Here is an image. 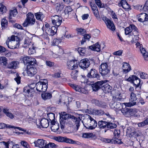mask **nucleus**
I'll list each match as a JSON object with an SVG mask.
<instances>
[{"mask_svg": "<svg viewBox=\"0 0 148 148\" xmlns=\"http://www.w3.org/2000/svg\"><path fill=\"white\" fill-rule=\"evenodd\" d=\"M47 116L49 118L50 121H55L54 119H55V116L54 114L52 113H50L47 114Z\"/></svg>", "mask_w": 148, "mask_h": 148, "instance_id": "obj_52", "label": "nucleus"}, {"mask_svg": "<svg viewBox=\"0 0 148 148\" xmlns=\"http://www.w3.org/2000/svg\"><path fill=\"white\" fill-rule=\"evenodd\" d=\"M97 121L89 116L88 119H87V123L84 124V126L86 128L90 130L95 129L97 126Z\"/></svg>", "mask_w": 148, "mask_h": 148, "instance_id": "obj_4", "label": "nucleus"}, {"mask_svg": "<svg viewBox=\"0 0 148 148\" xmlns=\"http://www.w3.org/2000/svg\"><path fill=\"white\" fill-rule=\"evenodd\" d=\"M81 119L79 117H76L73 115H70V118L67 124V125L75 131H77L80 126Z\"/></svg>", "mask_w": 148, "mask_h": 148, "instance_id": "obj_1", "label": "nucleus"}, {"mask_svg": "<svg viewBox=\"0 0 148 148\" xmlns=\"http://www.w3.org/2000/svg\"><path fill=\"white\" fill-rule=\"evenodd\" d=\"M137 30H136L133 31V32L132 33V35L131 36H133L134 38H136V40H138L139 38V37H138L139 34Z\"/></svg>", "mask_w": 148, "mask_h": 148, "instance_id": "obj_53", "label": "nucleus"}, {"mask_svg": "<svg viewBox=\"0 0 148 148\" xmlns=\"http://www.w3.org/2000/svg\"><path fill=\"white\" fill-rule=\"evenodd\" d=\"M8 59L5 57H0V64L6 66L7 64Z\"/></svg>", "mask_w": 148, "mask_h": 148, "instance_id": "obj_42", "label": "nucleus"}, {"mask_svg": "<svg viewBox=\"0 0 148 148\" xmlns=\"http://www.w3.org/2000/svg\"><path fill=\"white\" fill-rule=\"evenodd\" d=\"M78 71L77 70H74L72 71L71 73V77L74 80L77 79Z\"/></svg>", "mask_w": 148, "mask_h": 148, "instance_id": "obj_49", "label": "nucleus"}, {"mask_svg": "<svg viewBox=\"0 0 148 148\" xmlns=\"http://www.w3.org/2000/svg\"><path fill=\"white\" fill-rule=\"evenodd\" d=\"M87 76L89 78H95L97 79H99L100 77V75L97 71L93 69H90V71L87 74Z\"/></svg>", "mask_w": 148, "mask_h": 148, "instance_id": "obj_18", "label": "nucleus"}, {"mask_svg": "<svg viewBox=\"0 0 148 148\" xmlns=\"http://www.w3.org/2000/svg\"><path fill=\"white\" fill-rule=\"evenodd\" d=\"M140 50L141 53L143 54L144 56V59L145 60H148V54L146 51L145 50L144 48H140Z\"/></svg>", "mask_w": 148, "mask_h": 148, "instance_id": "obj_43", "label": "nucleus"}, {"mask_svg": "<svg viewBox=\"0 0 148 148\" xmlns=\"http://www.w3.org/2000/svg\"><path fill=\"white\" fill-rule=\"evenodd\" d=\"M57 30V27L53 26L50 28H47L46 30V32L49 35L53 36L56 33Z\"/></svg>", "mask_w": 148, "mask_h": 148, "instance_id": "obj_24", "label": "nucleus"}, {"mask_svg": "<svg viewBox=\"0 0 148 148\" xmlns=\"http://www.w3.org/2000/svg\"><path fill=\"white\" fill-rule=\"evenodd\" d=\"M76 49L78 53L81 56H84L85 54L86 49L85 47H79Z\"/></svg>", "mask_w": 148, "mask_h": 148, "instance_id": "obj_38", "label": "nucleus"}, {"mask_svg": "<svg viewBox=\"0 0 148 148\" xmlns=\"http://www.w3.org/2000/svg\"><path fill=\"white\" fill-rule=\"evenodd\" d=\"M116 125L114 123L108 122L107 127L110 129H113L116 128Z\"/></svg>", "mask_w": 148, "mask_h": 148, "instance_id": "obj_51", "label": "nucleus"}, {"mask_svg": "<svg viewBox=\"0 0 148 148\" xmlns=\"http://www.w3.org/2000/svg\"><path fill=\"white\" fill-rule=\"evenodd\" d=\"M34 15L37 19L42 21L43 18L45 17V16L43 13L38 12L35 13Z\"/></svg>", "mask_w": 148, "mask_h": 148, "instance_id": "obj_35", "label": "nucleus"}, {"mask_svg": "<svg viewBox=\"0 0 148 148\" xmlns=\"http://www.w3.org/2000/svg\"><path fill=\"white\" fill-rule=\"evenodd\" d=\"M130 116H134L135 117L137 116V115L136 114L137 112L135 110L130 109Z\"/></svg>", "mask_w": 148, "mask_h": 148, "instance_id": "obj_55", "label": "nucleus"}, {"mask_svg": "<svg viewBox=\"0 0 148 148\" xmlns=\"http://www.w3.org/2000/svg\"><path fill=\"white\" fill-rule=\"evenodd\" d=\"M72 10V9L70 6H67L65 8L64 12L66 14H69V13L71 12Z\"/></svg>", "mask_w": 148, "mask_h": 148, "instance_id": "obj_59", "label": "nucleus"}, {"mask_svg": "<svg viewBox=\"0 0 148 148\" xmlns=\"http://www.w3.org/2000/svg\"><path fill=\"white\" fill-rule=\"evenodd\" d=\"M3 112L6 116L11 119H13L14 116V115L12 113L10 112L9 109L8 108H4L3 109Z\"/></svg>", "mask_w": 148, "mask_h": 148, "instance_id": "obj_31", "label": "nucleus"}, {"mask_svg": "<svg viewBox=\"0 0 148 148\" xmlns=\"http://www.w3.org/2000/svg\"><path fill=\"white\" fill-rule=\"evenodd\" d=\"M120 134V131L119 130H117L115 129L114 132V139H112V143L114 144H121L122 142L121 141L120 139L118 138L119 137Z\"/></svg>", "mask_w": 148, "mask_h": 148, "instance_id": "obj_12", "label": "nucleus"}, {"mask_svg": "<svg viewBox=\"0 0 148 148\" xmlns=\"http://www.w3.org/2000/svg\"><path fill=\"white\" fill-rule=\"evenodd\" d=\"M17 62L12 61L7 64L6 68L9 69H16L17 66Z\"/></svg>", "mask_w": 148, "mask_h": 148, "instance_id": "obj_33", "label": "nucleus"}, {"mask_svg": "<svg viewBox=\"0 0 148 148\" xmlns=\"http://www.w3.org/2000/svg\"><path fill=\"white\" fill-rule=\"evenodd\" d=\"M93 134L92 133H83L82 137L85 138H92L94 137Z\"/></svg>", "mask_w": 148, "mask_h": 148, "instance_id": "obj_45", "label": "nucleus"}, {"mask_svg": "<svg viewBox=\"0 0 148 148\" xmlns=\"http://www.w3.org/2000/svg\"><path fill=\"white\" fill-rule=\"evenodd\" d=\"M93 11V14L97 18H100L98 10H96Z\"/></svg>", "mask_w": 148, "mask_h": 148, "instance_id": "obj_64", "label": "nucleus"}, {"mask_svg": "<svg viewBox=\"0 0 148 148\" xmlns=\"http://www.w3.org/2000/svg\"><path fill=\"white\" fill-rule=\"evenodd\" d=\"M101 89L106 93L109 92H110L111 93L112 91L111 90L112 89V87L109 84L104 82V84L102 85Z\"/></svg>", "mask_w": 148, "mask_h": 148, "instance_id": "obj_26", "label": "nucleus"}, {"mask_svg": "<svg viewBox=\"0 0 148 148\" xmlns=\"http://www.w3.org/2000/svg\"><path fill=\"white\" fill-rule=\"evenodd\" d=\"M29 86H26L24 88L23 90L24 94L27 96L30 95V93H32L30 91L31 90L29 89Z\"/></svg>", "mask_w": 148, "mask_h": 148, "instance_id": "obj_44", "label": "nucleus"}, {"mask_svg": "<svg viewBox=\"0 0 148 148\" xmlns=\"http://www.w3.org/2000/svg\"><path fill=\"white\" fill-rule=\"evenodd\" d=\"M29 49L28 51V53L30 55L34 54L35 52V48L32 46L31 48H29Z\"/></svg>", "mask_w": 148, "mask_h": 148, "instance_id": "obj_57", "label": "nucleus"}, {"mask_svg": "<svg viewBox=\"0 0 148 148\" xmlns=\"http://www.w3.org/2000/svg\"><path fill=\"white\" fill-rule=\"evenodd\" d=\"M92 103L96 106L102 108H106V105L104 102L99 101L96 99H93L91 101Z\"/></svg>", "mask_w": 148, "mask_h": 148, "instance_id": "obj_23", "label": "nucleus"}, {"mask_svg": "<svg viewBox=\"0 0 148 148\" xmlns=\"http://www.w3.org/2000/svg\"><path fill=\"white\" fill-rule=\"evenodd\" d=\"M138 20L142 22L148 21V15L145 13L140 14L138 17Z\"/></svg>", "mask_w": 148, "mask_h": 148, "instance_id": "obj_27", "label": "nucleus"}, {"mask_svg": "<svg viewBox=\"0 0 148 148\" xmlns=\"http://www.w3.org/2000/svg\"><path fill=\"white\" fill-rule=\"evenodd\" d=\"M27 74L28 76L30 77L34 76L37 73L36 68L34 66V65H27Z\"/></svg>", "mask_w": 148, "mask_h": 148, "instance_id": "obj_11", "label": "nucleus"}, {"mask_svg": "<svg viewBox=\"0 0 148 148\" xmlns=\"http://www.w3.org/2000/svg\"><path fill=\"white\" fill-rule=\"evenodd\" d=\"M51 123L52 125L51 127V130L54 132L57 131L59 128V124L55 121H51Z\"/></svg>", "mask_w": 148, "mask_h": 148, "instance_id": "obj_30", "label": "nucleus"}, {"mask_svg": "<svg viewBox=\"0 0 148 148\" xmlns=\"http://www.w3.org/2000/svg\"><path fill=\"white\" fill-rule=\"evenodd\" d=\"M129 26L126 28L125 29V35H128L129 37H130L132 36V34L131 33L132 32V29H130Z\"/></svg>", "mask_w": 148, "mask_h": 148, "instance_id": "obj_46", "label": "nucleus"}, {"mask_svg": "<svg viewBox=\"0 0 148 148\" xmlns=\"http://www.w3.org/2000/svg\"><path fill=\"white\" fill-rule=\"evenodd\" d=\"M36 90L40 92H45L47 88L46 85L44 84L42 82L40 81L36 84Z\"/></svg>", "mask_w": 148, "mask_h": 148, "instance_id": "obj_14", "label": "nucleus"}, {"mask_svg": "<svg viewBox=\"0 0 148 148\" xmlns=\"http://www.w3.org/2000/svg\"><path fill=\"white\" fill-rule=\"evenodd\" d=\"M27 18L23 24L24 27H27L28 25H32L35 23L36 20L34 15L31 12L28 13L27 14Z\"/></svg>", "mask_w": 148, "mask_h": 148, "instance_id": "obj_3", "label": "nucleus"}, {"mask_svg": "<svg viewBox=\"0 0 148 148\" xmlns=\"http://www.w3.org/2000/svg\"><path fill=\"white\" fill-rule=\"evenodd\" d=\"M16 77L14 78V80L18 84L20 83L21 77L17 73L16 74Z\"/></svg>", "mask_w": 148, "mask_h": 148, "instance_id": "obj_60", "label": "nucleus"}, {"mask_svg": "<svg viewBox=\"0 0 148 148\" xmlns=\"http://www.w3.org/2000/svg\"><path fill=\"white\" fill-rule=\"evenodd\" d=\"M23 61L25 64L29 65H35L36 64V60L34 58L29 56H25L22 58Z\"/></svg>", "mask_w": 148, "mask_h": 148, "instance_id": "obj_10", "label": "nucleus"}, {"mask_svg": "<svg viewBox=\"0 0 148 148\" xmlns=\"http://www.w3.org/2000/svg\"><path fill=\"white\" fill-rule=\"evenodd\" d=\"M28 86L29 87V89L31 90H30L31 92L32 93L34 92V89L35 88V87H36V84L34 83Z\"/></svg>", "mask_w": 148, "mask_h": 148, "instance_id": "obj_62", "label": "nucleus"}, {"mask_svg": "<svg viewBox=\"0 0 148 148\" xmlns=\"http://www.w3.org/2000/svg\"><path fill=\"white\" fill-rule=\"evenodd\" d=\"M131 101L128 103H126L125 106L127 107H131L135 105L136 104L135 101L137 99L136 95L132 92L131 93Z\"/></svg>", "mask_w": 148, "mask_h": 148, "instance_id": "obj_17", "label": "nucleus"}, {"mask_svg": "<svg viewBox=\"0 0 148 148\" xmlns=\"http://www.w3.org/2000/svg\"><path fill=\"white\" fill-rule=\"evenodd\" d=\"M104 84V82L103 81H98L95 84H92L91 86L94 91H97L100 88L101 89L102 85Z\"/></svg>", "mask_w": 148, "mask_h": 148, "instance_id": "obj_20", "label": "nucleus"}, {"mask_svg": "<svg viewBox=\"0 0 148 148\" xmlns=\"http://www.w3.org/2000/svg\"><path fill=\"white\" fill-rule=\"evenodd\" d=\"M78 32V34L82 35L84 34L86 32V30L81 28H78L76 29Z\"/></svg>", "mask_w": 148, "mask_h": 148, "instance_id": "obj_56", "label": "nucleus"}, {"mask_svg": "<svg viewBox=\"0 0 148 148\" xmlns=\"http://www.w3.org/2000/svg\"><path fill=\"white\" fill-rule=\"evenodd\" d=\"M51 19L53 25L59 27L62 22V18L60 15H54L51 16Z\"/></svg>", "mask_w": 148, "mask_h": 148, "instance_id": "obj_8", "label": "nucleus"}, {"mask_svg": "<svg viewBox=\"0 0 148 148\" xmlns=\"http://www.w3.org/2000/svg\"><path fill=\"white\" fill-rule=\"evenodd\" d=\"M92 114L94 115H101L104 113L103 111L96 109H93L92 111Z\"/></svg>", "mask_w": 148, "mask_h": 148, "instance_id": "obj_41", "label": "nucleus"}, {"mask_svg": "<svg viewBox=\"0 0 148 148\" xmlns=\"http://www.w3.org/2000/svg\"><path fill=\"white\" fill-rule=\"evenodd\" d=\"M69 114H66L60 115V123L61 128L62 129L64 128L65 125H67V124L70 118V115Z\"/></svg>", "mask_w": 148, "mask_h": 148, "instance_id": "obj_7", "label": "nucleus"}, {"mask_svg": "<svg viewBox=\"0 0 148 148\" xmlns=\"http://www.w3.org/2000/svg\"><path fill=\"white\" fill-rule=\"evenodd\" d=\"M17 14V10L16 9L14 10H11L10 13V19L12 18V17L14 16Z\"/></svg>", "mask_w": 148, "mask_h": 148, "instance_id": "obj_50", "label": "nucleus"}, {"mask_svg": "<svg viewBox=\"0 0 148 148\" xmlns=\"http://www.w3.org/2000/svg\"><path fill=\"white\" fill-rule=\"evenodd\" d=\"M64 7V5L62 3H58L56 5V10L57 12H60Z\"/></svg>", "mask_w": 148, "mask_h": 148, "instance_id": "obj_36", "label": "nucleus"}, {"mask_svg": "<svg viewBox=\"0 0 148 148\" xmlns=\"http://www.w3.org/2000/svg\"><path fill=\"white\" fill-rule=\"evenodd\" d=\"M113 105L114 108L118 109L121 106V104L119 102H114L113 103Z\"/></svg>", "mask_w": 148, "mask_h": 148, "instance_id": "obj_63", "label": "nucleus"}, {"mask_svg": "<svg viewBox=\"0 0 148 148\" xmlns=\"http://www.w3.org/2000/svg\"><path fill=\"white\" fill-rule=\"evenodd\" d=\"M7 11V9L4 5L0 4V11L3 13H5Z\"/></svg>", "mask_w": 148, "mask_h": 148, "instance_id": "obj_54", "label": "nucleus"}, {"mask_svg": "<svg viewBox=\"0 0 148 148\" xmlns=\"http://www.w3.org/2000/svg\"><path fill=\"white\" fill-rule=\"evenodd\" d=\"M122 69L123 73L126 74L131 70V67L130 64L127 63H123L122 66Z\"/></svg>", "mask_w": 148, "mask_h": 148, "instance_id": "obj_28", "label": "nucleus"}, {"mask_svg": "<svg viewBox=\"0 0 148 148\" xmlns=\"http://www.w3.org/2000/svg\"><path fill=\"white\" fill-rule=\"evenodd\" d=\"M35 146L40 148H44L46 144V141L42 139H38L34 142Z\"/></svg>", "mask_w": 148, "mask_h": 148, "instance_id": "obj_21", "label": "nucleus"}, {"mask_svg": "<svg viewBox=\"0 0 148 148\" xmlns=\"http://www.w3.org/2000/svg\"><path fill=\"white\" fill-rule=\"evenodd\" d=\"M148 125V118H147L143 121L138 123V126L139 127H143L146 125Z\"/></svg>", "mask_w": 148, "mask_h": 148, "instance_id": "obj_47", "label": "nucleus"}, {"mask_svg": "<svg viewBox=\"0 0 148 148\" xmlns=\"http://www.w3.org/2000/svg\"><path fill=\"white\" fill-rule=\"evenodd\" d=\"M123 53V51L121 50H119L118 51H115L113 52V54L115 56H120Z\"/></svg>", "mask_w": 148, "mask_h": 148, "instance_id": "obj_61", "label": "nucleus"}, {"mask_svg": "<svg viewBox=\"0 0 148 148\" xmlns=\"http://www.w3.org/2000/svg\"><path fill=\"white\" fill-rule=\"evenodd\" d=\"M6 44L8 48L11 49H14L18 48L20 45L19 42L17 40L13 41H10V40H7L6 41Z\"/></svg>", "mask_w": 148, "mask_h": 148, "instance_id": "obj_13", "label": "nucleus"}, {"mask_svg": "<svg viewBox=\"0 0 148 148\" xmlns=\"http://www.w3.org/2000/svg\"><path fill=\"white\" fill-rule=\"evenodd\" d=\"M111 94L113 95L112 100L115 102L116 101H120L122 99L120 96L121 94L118 90H112Z\"/></svg>", "mask_w": 148, "mask_h": 148, "instance_id": "obj_19", "label": "nucleus"}, {"mask_svg": "<svg viewBox=\"0 0 148 148\" xmlns=\"http://www.w3.org/2000/svg\"><path fill=\"white\" fill-rule=\"evenodd\" d=\"M78 62L75 60H73L67 62V68L71 70L75 69L78 67Z\"/></svg>", "mask_w": 148, "mask_h": 148, "instance_id": "obj_9", "label": "nucleus"}, {"mask_svg": "<svg viewBox=\"0 0 148 148\" xmlns=\"http://www.w3.org/2000/svg\"><path fill=\"white\" fill-rule=\"evenodd\" d=\"M54 139L59 142L66 143L71 144H77V143L78 142V141H75L71 139L68 138L66 137L56 136L54 137Z\"/></svg>", "mask_w": 148, "mask_h": 148, "instance_id": "obj_5", "label": "nucleus"}, {"mask_svg": "<svg viewBox=\"0 0 148 148\" xmlns=\"http://www.w3.org/2000/svg\"><path fill=\"white\" fill-rule=\"evenodd\" d=\"M102 19L104 21L108 28L113 31L115 30V26L112 21L106 17H103Z\"/></svg>", "mask_w": 148, "mask_h": 148, "instance_id": "obj_16", "label": "nucleus"}, {"mask_svg": "<svg viewBox=\"0 0 148 148\" xmlns=\"http://www.w3.org/2000/svg\"><path fill=\"white\" fill-rule=\"evenodd\" d=\"M126 76H127L125 75L124 78V79L133 84L134 86L136 87V90L139 92H141V86L138 87L140 84V79L134 75H131L128 78H127Z\"/></svg>", "mask_w": 148, "mask_h": 148, "instance_id": "obj_2", "label": "nucleus"}, {"mask_svg": "<svg viewBox=\"0 0 148 148\" xmlns=\"http://www.w3.org/2000/svg\"><path fill=\"white\" fill-rule=\"evenodd\" d=\"M130 108H123L121 110V112L125 116L127 117L130 116Z\"/></svg>", "mask_w": 148, "mask_h": 148, "instance_id": "obj_40", "label": "nucleus"}, {"mask_svg": "<svg viewBox=\"0 0 148 148\" xmlns=\"http://www.w3.org/2000/svg\"><path fill=\"white\" fill-rule=\"evenodd\" d=\"M8 21L6 19L3 18L1 21V25L3 29H5L8 26Z\"/></svg>", "mask_w": 148, "mask_h": 148, "instance_id": "obj_48", "label": "nucleus"}, {"mask_svg": "<svg viewBox=\"0 0 148 148\" xmlns=\"http://www.w3.org/2000/svg\"><path fill=\"white\" fill-rule=\"evenodd\" d=\"M107 124H108V122L103 121H100L98 122V125L101 129L107 127Z\"/></svg>", "mask_w": 148, "mask_h": 148, "instance_id": "obj_39", "label": "nucleus"}, {"mask_svg": "<svg viewBox=\"0 0 148 148\" xmlns=\"http://www.w3.org/2000/svg\"><path fill=\"white\" fill-rule=\"evenodd\" d=\"M100 45H99V43L97 42L95 44L90 46L88 47L92 50L99 52L100 51Z\"/></svg>", "mask_w": 148, "mask_h": 148, "instance_id": "obj_32", "label": "nucleus"}, {"mask_svg": "<svg viewBox=\"0 0 148 148\" xmlns=\"http://www.w3.org/2000/svg\"><path fill=\"white\" fill-rule=\"evenodd\" d=\"M79 64V66L84 70L88 68L90 64L89 60L87 58L81 60Z\"/></svg>", "mask_w": 148, "mask_h": 148, "instance_id": "obj_15", "label": "nucleus"}, {"mask_svg": "<svg viewBox=\"0 0 148 148\" xmlns=\"http://www.w3.org/2000/svg\"><path fill=\"white\" fill-rule=\"evenodd\" d=\"M41 126L43 128H47L49 125V121L48 119L43 118L40 121Z\"/></svg>", "mask_w": 148, "mask_h": 148, "instance_id": "obj_29", "label": "nucleus"}, {"mask_svg": "<svg viewBox=\"0 0 148 148\" xmlns=\"http://www.w3.org/2000/svg\"><path fill=\"white\" fill-rule=\"evenodd\" d=\"M5 127L9 128H14L15 129H17L19 130L24 132H25L27 134H29V132H27L26 130H25L20 127H14V126L8 124H6V126Z\"/></svg>", "mask_w": 148, "mask_h": 148, "instance_id": "obj_34", "label": "nucleus"}, {"mask_svg": "<svg viewBox=\"0 0 148 148\" xmlns=\"http://www.w3.org/2000/svg\"><path fill=\"white\" fill-rule=\"evenodd\" d=\"M33 45V43L28 38H25L24 42L23 47L25 48H31Z\"/></svg>", "mask_w": 148, "mask_h": 148, "instance_id": "obj_25", "label": "nucleus"}, {"mask_svg": "<svg viewBox=\"0 0 148 148\" xmlns=\"http://www.w3.org/2000/svg\"><path fill=\"white\" fill-rule=\"evenodd\" d=\"M42 98L44 100L50 99L52 97V94L50 93H43L42 94Z\"/></svg>", "mask_w": 148, "mask_h": 148, "instance_id": "obj_37", "label": "nucleus"}, {"mask_svg": "<svg viewBox=\"0 0 148 148\" xmlns=\"http://www.w3.org/2000/svg\"><path fill=\"white\" fill-rule=\"evenodd\" d=\"M90 5L93 11L98 10L97 6L95 4H93L92 2H90Z\"/></svg>", "mask_w": 148, "mask_h": 148, "instance_id": "obj_58", "label": "nucleus"}, {"mask_svg": "<svg viewBox=\"0 0 148 148\" xmlns=\"http://www.w3.org/2000/svg\"><path fill=\"white\" fill-rule=\"evenodd\" d=\"M99 71L101 75L103 76L109 74L110 69L107 63H102L99 67Z\"/></svg>", "mask_w": 148, "mask_h": 148, "instance_id": "obj_6", "label": "nucleus"}, {"mask_svg": "<svg viewBox=\"0 0 148 148\" xmlns=\"http://www.w3.org/2000/svg\"><path fill=\"white\" fill-rule=\"evenodd\" d=\"M69 85L77 91L82 93H85L86 92L85 89L80 86L73 84H69Z\"/></svg>", "mask_w": 148, "mask_h": 148, "instance_id": "obj_22", "label": "nucleus"}]
</instances>
